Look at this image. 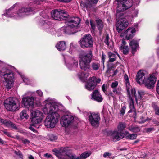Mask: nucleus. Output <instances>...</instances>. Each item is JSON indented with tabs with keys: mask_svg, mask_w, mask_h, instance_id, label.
<instances>
[{
	"mask_svg": "<svg viewBox=\"0 0 159 159\" xmlns=\"http://www.w3.org/2000/svg\"><path fill=\"white\" fill-rule=\"evenodd\" d=\"M42 110L45 114H48L44 120V125L48 128H54L60 117L57 112L58 106L53 99L48 98L43 102Z\"/></svg>",
	"mask_w": 159,
	"mask_h": 159,
	"instance_id": "f257e3e1",
	"label": "nucleus"
},
{
	"mask_svg": "<svg viewBox=\"0 0 159 159\" xmlns=\"http://www.w3.org/2000/svg\"><path fill=\"white\" fill-rule=\"evenodd\" d=\"M157 74L156 72L150 74L149 77L146 79L145 72L140 70L137 74L136 81L138 84H144L147 88L151 89L153 87L156 81V76Z\"/></svg>",
	"mask_w": 159,
	"mask_h": 159,
	"instance_id": "f03ea898",
	"label": "nucleus"
},
{
	"mask_svg": "<svg viewBox=\"0 0 159 159\" xmlns=\"http://www.w3.org/2000/svg\"><path fill=\"white\" fill-rule=\"evenodd\" d=\"M55 153L59 159H85L91 154L90 151H86L81 154L80 156L77 157L75 154L69 152L65 148L56 151Z\"/></svg>",
	"mask_w": 159,
	"mask_h": 159,
	"instance_id": "7ed1b4c3",
	"label": "nucleus"
},
{
	"mask_svg": "<svg viewBox=\"0 0 159 159\" xmlns=\"http://www.w3.org/2000/svg\"><path fill=\"white\" fill-rule=\"evenodd\" d=\"M92 52L89 51L88 53L81 52L79 54V64L80 68L85 71H87L90 68V63L92 57Z\"/></svg>",
	"mask_w": 159,
	"mask_h": 159,
	"instance_id": "20e7f679",
	"label": "nucleus"
},
{
	"mask_svg": "<svg viewBox=\"0 0 159 159\" xmlns=\"http://www.w3.org/2000/svg\"><path fill=\"white\" fill-rule=\"evenodd\" d=\"M17 5V4L14 5L11 7L7 11L6 10V13L2 15V17L4 16L7 17H15L16 19H18L25 16L29 14V13L32 12V10L30 8H25L23 7L20 9L18 11L17 13H15V15L12 14H10V11L12 9H13Z\"/></svg>",
	"mask_w": 159,
	"mask_h": 159,
	"instance_id": "39448f33",
	"label": "nucleus"
},
{
	"mask_svg": "<svg viewBox=\"0 0 159 159\" xmlns=\"http://www.w3.org/2000/svg\"><path fill=\"white\" fill-rule=\"evenodd\" d=\"M80 20L78 17H73L69 20L67 22V26L64 31L65 33L71 34L76 32V29L80 23Z\"/></svg>",
	"mask_w": 159,
	"mask_h": 159,
	"instance_id": "423d86ee",
	"label": "nucleus"
},
{
	"mask_svg": "<svg viewBox=\"0 0 159 159\" xmlns=\"http://www.w3.org/2000/svg\"><path fill=\"white\" fill-rule=\"evenodd\" d=\"M1 74L3 75L5 81L4 85L7 90H9L13 86V82L14 75L12 72L7 69L3 70Z\"/></svg>",
	"mask_w": 159,
	"mask_h": 159,
	"instance_id": "0eeeda50",
	"label": "nucleus"
},
{
	"mask_svg": "<svg viewBox=\"0 0 159 159\" xmlns=\"http://www.w3.org/2000/svg\"><path fill=\"white\" fill-rule=\"evenodd\" d=\"M31 121L32 125L39 128L40 123L44 117L43 112L39 110H33L31 111Z\"/></svg>",
	"mask_w": 159,
	"mask_h": 159,
	"instance_id": "6e6552de",
	"label": "nucleus"
},
{
	"mask_svg": "<svg viewBox=\"0 0 159 159\" xmlns=\"http://www.w3.org/2000/svg\"><path fill=\"white\" fill-rule=\"evenodd\" d=\"M126 90L127 92V94L128 97V102L129 104L130 109L129 111V112H134L135 113V110L134 107V100L132 98L135 97L136 94V91L135 89L132 88L130 85L129 83L127 82L126 86Z\"/></svg>",
	"mask_w": 159,
	"mask_h": 159,
	"instance_id": "1a4fd4ad",
	"label": "nucleus"
},
{
	"mask_svg": "<svg viewBox=\"0 0 159 159\" xmlns=\"http://www.w3.org/2000/svg\"><path fill=\"white\" fill-rule=\"evenodd\" d=\"M116 17L118 19L116 25V29L118 32H121L123 29L127 27L129 23L127 20L130 19L129 17L124 14H120L119 16Z\"/></svg>",
	"mask_w": 159,
	"mask_h": 159,
	"instance_id": "9d476101",
	"label": "nucleus"
},
{
	"mask_svg": "<svg viewBox=\"0 0 159 159\" xmlns=\"http://www.w3.org/2000/svg\"><path fill=\"white\" fill-rule=\"evenodd\" d=\"M133 5V0H124L119 3L117 7L116 15L119 16L120 14H124L123 11L130 8Z\"/></svg>",
	"mask_w": 159,
	"mask_h": 159,
	"instance_id": "9b49d317",
	"label": "nucleus"
},
{
	"mask_svg": "<svg viewBox=\"0 0 159 159\" xmlns=\"http://www.w3.org/2000/svg\"><path fill=\"white\" fill-rule=\"evenodd\" d=\"M74 121V117L70 114H66L62 116L60 123L62 127L67 128L71 126Z\"/></svg>",
	"mask_w": 159,
	"mask_h": 159,
	"instance_id": "f8f14e48",
	"label": "nucleus"
},
{
	"mask_svg": "<svg viewBox=\"0 0 159 159\" xmlns=\"http://www.w3.org/2000/svg\"><path fill=\"white\" fill-rule=\"evenodd\" d=\"M5 106L9 111H14L20 106V103L15 101L12 98H7L4 102Z\"/></svg>",
	"mask_w": 159,
	"mask_h": 159,
	"instance_id": "ddd939ff",
	"label": "nucleus"
},
{
	"mask_svg": "<svg viewBox=\"0 0 159 159\" xmlns=\"http://www.w3.org/2000/svg\"><path fill=\"white\" fill-rule=\"evenodd\" d=\"M51 14L52 17L55 20H62L68 16L66 11L61 9H57L52 11Z\"/></svg>",
	"mask_w": 159,
	"mask_h": 159,
	"instance_id": "4468645a",
	"label": "nucleus"
},
{
	"mask_svg": "<svg viewBox=\"0 0 159 159\" xmlns=\"http://www.w3.org/2000/svg\"><path fill=\"white\" fill-rule=\"evenodd\" d=\"M80 46L83 48H90L92 46V37L89 34L84 35L80 41Z\"/></svg>",
	"mask_w": 159,
	"mask_h": 159,
	"instance_id": "2eb2a0df",
	"label": "nucleus"
},
{
	"mask_svg": "<svg viewBox=\"0 0 159 159\" xmlns=\"http://www.w3.org/2000/svg\"><path fill=\"white\" fill-rule=\"evenodd\" d=\"M136 30L134 27L128 28L124 33L121 34V36L128 40L132 39L135 35Z\"/></svg>",
	"mask_w": 159,
	"mask_h": 159,
	"instance_id": "dca6fc26",
	"label": "nucleus"
},
{
	"mask_svg": "<svg viewBox=\"0 0 159 159\" xmlns=\"http://www.w3.org/2000/svg\"><path fill=\"white\" fill-rule=\"evenodd\" d=\"M89 120L92 126L97 127L99 125L100 120L99 114L95 113H91L89 116Z\"/></svg>",
	"mask_w": 159,
	"mask_h": 159,
	"instance_id": "f3484780",
	"label": "nucleus"
},
{
	"mask_svg": "<svg viewBox=\"0 0 159 159\" xmlns=\"http://www.w3.org/2000/svg\"><path fill=\"white\" fill-rule=\"evenodd\" d=\"M129 134L128 131H125L124 133L121 132L119 133L117 131L115 130L111 132L110 136L114 142H116L123 138L126 135Z\"/></svg>",
	"mask_w": 159,
	"mask_h": 159,
	"instance_id": "a211bd4d",
	"label": "nucleus"
},
{
	"mask_svg": "<svg viewBox=\"0 0 159 159\" xmlns=\"http://www.w3.org/2000/svg\"><path fill=\"white\" fill-rule=\"evenodd\" d=\"M95 80L96 77L94 76L90 78L85 85V88L87 90L91 91L94 89L96 85Z\"/></svg>",
	"mask_w": 159,
	"mask_h": 159,
	"instance_id": "6ab92c4d",
	"label": "nucleus"
},
{
	"mask_svg": "<svg viewBox=\"0 0 159 159\" xmlns=\"http://www.w3.org/2000/svg\"><path fill=\"white\" fill-rule=\"evenodd\" d=\"M23 104L25 107H27L28 106H33L34 103V99L32 97H23L22 100Z\"/></svg>",
	"mask_w": 159,
	"mask_h": 159,
	"instance_id": "aec40b11",
	"label": "nucleus"
},
{
	"mask_svg": "<svg viewBox=\"0 0 159 159\" xmlns=\"http://www.w3.org/2000/svg\"><path fill=\"white\" fill-rule=\"evenodd\" d=\"M66 66L71 70H74L77 67L78 63L77 61L73 58H71L66 61H65Z\"/></svg>",
	"mask_w": 159,
	"mask_h": 159,
	"instance_id": "412c9836",
	"label": "nucleus"
},
{
	"mask_svg": "<svg viewBox=\"0 0 159 159\" xmlns=\"http://www.w3.org/2000/svg\"><path fill=\"white\" fill-rule=\"evenodd\" d=\"M146 93L142 90H138L137 93H136L135 98L136 102L137 104L140 103L142 102V100L144 97Z\"/></svg>",
	"mask_w": 159,
	"mask_h": 159,
	"instance_id": "4be33fe9",
	"label": "nucleus"
},
{
	"mask_svg": "<svg viewBox=\"0 0 159 159\" xmlns=\"http://www.w3.org/2000/svg\"><path fill=\"white\" fill-rule=\"evenodd\" d=\"M91 99L100 102L103 100V98L99 92L97 90L93 91L91 96Z\"/></svg>",
	"mask_w": 159,
	"mask_h": 159,
	"instance_id": "5701e85b",
	"label": "nucleus"
},
{
	"mask_svg": "<svg viewBox=\"0 0 159 159\" xmlns=\"http://www.w3.org/2000/svg\"><path fill=\"white\" fill-rule=\"evenodd\" d=\"M56 47L59 51L64 50L66 48V43L64 41H60L56 45Z\"/></svg>",
	"mask_w": 159,
	"mask_h": 159,
	"instance_id": "b1692460",
	"label": "nucleus"
},
{
	"mask_svg": "<svg viewBox=\"0 0 159 159\" xmlns=\"http://www.w3.org/2000/svg\"><path fill=\"white\" fill-rule=\"evenodd\" d=\"M129 45L133 51H136L139 46L138 41L134 39L131 41L129 43Z\"/></svg>",
	"mask_w": 159,
	"mask_h": 159,
	"instance_id": "393cba45",
	"label": "nucleus"
},
{
	"mask_svg": "<svg viewBox=\"0 0 159 159\" xmlns=\"http://www.w3.org/2000/svg\"><path fill=\"white\" fill-rule=\"evenodd\" d=\"M97 26L100 31H101L103 27V25L102 21L98 18L96 19Z\"/></svg>",
	"mask_w": 159,
	"mask_h": 159,
	"instance_id": "a878e982",
	"label": "nucleus"
},
{
	"mask_svg": "<svg viewBox=\"0 0 159 159\" xmlns=\"http://www.w3.org/2000/svg\"><path fill=\"white\" fill-rule=\"evenodd\" d=\"M20 118L21 119H27L29 117V116L27 113L26 111L25 110H23L20 113Z\"/></svg>",
	"mask_w": 159,
	"mask_h": 159,
	"instance_id": "bb28decb",
	"label": "nucleus"
},
{
	"mask_svg": "<svg viewBox=\"0 0 159 159\" xmlns=\"http://www.w3.org/2000/svg\"><path fill=\"white\" fill-rule=\"evenodd\" d=\"M126 127V125L125 123L120 122L117 126L118 130L119 131H123Z\"/></svg>",
	"mask_w": 159,
	"mask_h": 159,
	"instance_id": "cd10ccee",
	"label": "nucleus"
},
{
	"mask_svg": "<svg viewBox=\"0 0 159 159\" xmlns=\"http://www.w3.org/2000/svg\"><path fill=\"white\" fill-rule=\"evenodd\" d=\"M78 76L82 80H84L88 77L89 75L87 73H84V72H83L79 74Z\"/></svg>",
	"mask_w": 159,
	"mask_h": 159,
	"instance_id": "c85d7f7f",
	"label": "nucleus"
},
{
	"mask_svg": "<svg viewBox=\"0 0 159 159\" xmlns=\"http://www.w3.org/2000/svg\"><path fill=\"white\" fill-rule=\"evenodd\" d=\"M128 129L130 131L137 132L140 131L139 128L137 126L132 125L129 127Z\"/></svg>",
	"mask_w": 159,
	"mask_h": 159,
	"instance_id": "c756f323",
	"label": "nucleus"
},
{
	"mask_svg": "<svg viewBox=\"0 0 159 159\" xmlns=\"http://www.w3.org/2000/svg\"><path fill=\"white\" fill-rule=\"evenodd\" d=\"M5 126L15 129H16L17 128L16 125L11 121H6Z\"/></svg>",
	"mask_w": 159,
	"mask_h": 159,
	"instance_id": "7c9ffc66",
	"label": "nucleus"
},
{
	"mask_svg": "<svg viewBox=\"0 0 159 159\" xmlns=\"http://www.w3.org/2000/svg\"><path fill=\"white\" fill-rule=\"evenodd\" d=\"M17 139L20 142H22L24 144H28L30 143V141L27 139H25L23 137H17Z\"/></svg>",
	"mask_w": 159,
	"mask_h": 159,
	"instance_id": "2f4dec72",
	"label": "nucleus"
},
{
	"mask_svg": "<svg viewBox=\"0 0 159 159\" xmlns=\"http://www.w3.org/2000/svg\"><path fill=\"white\" fill-rule=\"evenodd\" d=\"M120 48L122 50L123 53L125 54H127L128 53L129 48L128 46H120Z\"/></svg>",
	"mask_w": 159,
	"mask_h": 159,
	"instance_id": "473e14b6",
	"label": "nucleus"
},
{
	"mask_svg": "<svg viewBox=\"0 0 159 159\" xmlns=\"http://www.w3.org/2000/svg\"><path fill=\"white\" fill-rule=\"evenodd\" d=\"M122 89L120 87H118L116 89H114L113 92L116 94L118 95L121 94Z\"/></svg>",
	"mask_w": 159,
	"mask_h": 159,
	"instance_id": "72a5a7b5",
	"label": "nucleus"
},
{
	"mask_svg": "<svg viewBox=\"0 0 159 159\" xmlns=\"http://www.w3.org/2000/svg\"><path fill=\"white\" fill-rule=\"evenodd\" d=\"M92 67L93 70H97L100 67V64L98 63H93L92 64Z\"/></svg>",
	"mask_w": 159,
	"mask_h": 159,
	"instance_id": "f704fd0d",
	"label": "nucleus"
},
{
	"mask_svg": "<svg viewBox=\"0 0 159 159\" xmlns=\"http://www.w3.org/2000/svg\"><path fill=\"white\" fill-rule=\"evenodd\" d=\"M137 135L136 134H129L126 136V138L128 139H134L136 138Z\"/></svg>",
	"mask_w": 159,
	"mask_h": 159,
	"instance_id": "c9c22d12",
	"label": "nucleus"
},
{
	"mask_svg": "<svg viewBox=\"0 0 159 159\" xmlns=\"http://www.w3.org/2000/svg\"><path fill=\"white\" fill-rule=\"evenodd\" d=\"M138 13V11L137 9H134L131 11V14L132 17H135Z\"/></svg>",
	"mask_w": 159,
	"mask_h": 159,
	"instance_id": "e433bc0d",
	"label": "nucleus"
},
{
	"mask_svg": "<svg viewBox=\"0 0 159 159\" xmlns=\"http://www.w3.org/2000/svg\"><path fill=\"white\" fill-rule=\"evenodd\" d=\"M87 3L89 5L96 4L97 3L98 0H86Z\"/></svg>",
	"mask_w": 159,
	"mask_h": 159,
	"instance_id": "4c0bfd02",
	"label": "nucleus"
},
{
	"mask_svg": "<svg viewBox=\"0 0 159 159\" xmlns=\"http://www.w3.org/2000/svg\"><path fill=\"white\" fill-rule=\"evenodd\" d=\"M21 76L23 80V81L25 84H29L30 83V81L24 75H22Z\"/></svg>",
	"mask_w": 159,
	"mask_h": 159,
	"instance_id": "58836bf2",
	"label": "nucleus"
},
{
	"mask_svg": "<svg viewBox=\"0 0 159 159\" xmlns=\"http://www.w3.org/2000/svg\"><path fill=\"white\" fill-rule=\"evenodd\" d=\"M49 138L51 141H54L57 139V137L52 134H50L49 135Z\"/></svg>",
	"mask_w": 159,
	"mask_h": 159,
	"instance_id": "ea45409f",
	"label": "nucleus"
},
{
	"mask_svg": "<svg viewBox=\"0 0 159 159\" xmlns=\"http://www.w3.org/2000/svg\"><path fill=\"white\" fill-rule=\"evenodd\" d=\"M126 109V107L124 106H122L121 110H120V113L121 115H123L124 114Z\"/></svg>",
	"mask_w": 159,
	"mask_h": 159,
	"instance_id": "a19ab883",
	"label": "nucleus"
},
{
	"mask_svg": "<svg viewBox=\"0 0 159 159\" xmlns=\"http://www.w3.org/2000/svg\"><path fill=\"white\" fill-rule=\"evenodd\" d=\"M118 83L117 81H115L112 83L111 87L112 88H116L118 85Z\"/></svg>",
	"mask_w": 159,
	"mask_h": 159,
	"instance_id": "79ce46f5",
	"label": "nucleus"
},
{
	"mask_svg": "<svg viewBox=\"0 0 159 159\" xmlns=\"http://www.w3.org/2000/svg\"><path fill=\"white\" fill-rule=\"evenodd\" d=\"M109 36L108 34L107 35L105 39V43L107 45H109Z\"/></svg>",
	"mask_w": 159,
	"mask_h": 159,
	"instance_id": "37998d69",
	"label": "nucleus"
},
{
	"mask_svg": "<svg viewBox=\"0 0 159 159\" xmlns=\"http://www.w3.org/2000/svg\"><path fill=\"white\" fill-rule=\"evenodd\" d=\"M36 93L37 95L39 96L40 97H42L43 95V93L42 91L40 90H38L36 91Z\"/></svg>",
	"mask_w": 159,
	"mask_h": 159,
	"instance_id": "c03bdc74",
	"label": "nucleus"
},
{
	"mask_svg": "<svg viewBox=\"0 0 159 159\" xmlns=\"http://www.w3.org/2000/svg\"><path fill=\"white\" fill-rule=\"evenodd\" d=\"M108 55L109 58H114L115 59H116V56L115 54L111 52H109L108 53Z\"/></svg>",
	"mask_w": 159,
	"mask_h": 159,
	"instance_id": "a18cd8bd",
	"label": "nucleus"
},
{
	"mask_svg": "<svg viewBox=\"0 0 159 159\" xmlns=\"http://www.w3.org/2000/svg\"><path fill=\"white\" fill-rule=\"evenodd\" d=\"M2 132H3V133L5 134H6V135H7V136H9V137H11V134L8 132L7 130H3Z\"/></svg>",
	"mask_w": 159,
	"mask_h": 159,
	"instance_id": "49530a36",
	"label": "nucleus"
},
{
	"mask_svg": "<svg viewBox=\"0 0 159 159\" xmlns=\"http://www.w3.org/2000/svg\"><path fill=\"white\" fill-rule=\"evenodd\" d=\"M111 155V153H110L108 152H107L104 153L103 154V156L105 158V157H110Z\"/></svg>",
	"mask_w": 159,
	"mask_h": 159,
	"instance_id": "de8ad7c7",
	"label": "nucleus"
},
{
	"mask_svg": "<svg viewBox=\"0 0 159 159\" xmlns=\"http://www.w3.org/2000/svg\"><path fill=\"white\" fill-rule=\"evenodd\" d=\"M155 110L156 114L159 115V107H156L155 108Z\"/></svg>",
	"mask_w": 159,
	"mask_h": 159,
	"instance_id": "09e8293b",
	"label": "nucleus"
},
{
	"mask_svg": "<svg viewBox=\"0 0 159 159\" xmlns=\"http://www.w3.org/2000/svg\"><path fill=\"white\" fill-rule=\"evenodd\" d=\"M43 0H35L34 1V2L35 3L39 4H41V2H43Z\"/></svg>",
	"mask_w": 159,
	"mask_h": 159,
	"instance_id": "8fccbe9b",
	"label": "nucleus"
},
{
	"mask_svg": "<svg viewBox=\"0 0 159 159\" xmlns=\"http://www.w3.org/2000/svg\"><path fill=\"white\" fill-rule=\"evenodd\" d=\"M90 25H91L92 28L93 30H94L95 28V26L92 20L90 21Z\"/></svg>",
	"mask_w": 159,
	"mask_h": 159,
	"instance_id": "3c124183",
	"label": "nucleus"
},
{
	"mask_svg": "<svg viewBox=\"0 0 159 159\" xmlns=\"http://www.w3.org/2000/svg\"><path fill=\"white\" fill-rule=\"evenodd\" d=\"M124 78H125V80L126 81V86L127 83V82H128L129 83V82L128 80H129L128 77V76L126 75H125V76H124Z\"/></svg>",
	"mask_w": 159,
	"mask_h": 159,
	"instance_id": "603ef678",
	"label": "nucleus"
},
{
	"mask_svg": "<svg viewBox=\"0 0 159 159\" xmlns=\"http://www.w3.org/2000/svg\"><path fill=\"white\" fill-rule=\"evenodd\" d=\"M6 121H7L5 120H4V119L0 118V122L2 123V124L3 125H5Z\"/></svg>",
	"mask_w": 159,
	"mask_h": 159,
	"instance_id": "864d4df0",
	"label": "nucleus"
},
{
	"mask_svg": "<svg viewBox=\"0 0 159 159\" xmlns=\"http://www.w3.org/2000/svg\"><path fill=\"white\" fill-rule=\"evenodd\" d=\"M44 156L47 158H49L52 157V155L48 153H46L44 154Z\"/></svg>",
	"mask_w": 159,
	"mask_h": 159,
	"instance_id": "5fc2aeb1",
	"label": "nucleus"
},
{
	"mask_svg": "<svg viewBox=\"0 0 159 159\" xmlns=\"http://www.w3.org/2000/svg\"><path fill=\"white\" fill-rule=\"evenodd\" d=\"M58 1L62 2H69L71 1L72 0H57Z\"/></svg>",
	"mask_w": 159,
	"mask_h": 159,
	"instance_id": "6e6d98bb",
	"label": "nucleus"
},
{
	"mask_svg": "<svg viewBox=\"0 0 159 159\" xmlns=\"http://www.w3.org/2000/svg\"><path fill=\"white\" fill-rule=\"evenodd\" d=\"M106 86L105 84H103L102 86V89L103 92L106 91Z\"/></svg>",
	"mask_w": 159,
	"mask_h": 159,
	"instance_id": "4d7b16f0",
	"label": "nucleus"
},
{
	"mask_svg": "<svg viewBox=\"0 0 159 159\" xmlns=\"http://www.w3.org/2000/svg\"><path fill=\"white\" fill-rule=\"evenodd\" d=\"M146 131L147 132H150L153 130H154V129L153 128H148L146 129Z\"/></svg>",
	"mask_w": 159,
	"mask_h": 159,
	"instance_id": "13d9d810",
	"label": "nucleus"
},
{
	"mask_svg": "<svg viewBox=\"0 0 159 159\" xmlns=\"http://www.w3.org/2000/svg\"><path fill=\"white\" fill-rule=\"evenodd\" d=\"M100 81H101L100 79H99V78L96 79V78L95 82L96 83V84H97L99 83L100 82Z\"/></svg>",
	"mask_w": 159,
	"mask_h": 159,
	"instance_id": "bf43d9fd",
	"label": "nucleus"
},
{
	"mask_svg": "<svg viewBox=\"0 0 159 159\" xmlns=\"http://www.w3.org/2000/svg\"><path fill=\"white\" fill-rule=\"evenodd\" d=\"M80 4H81V6H84L86 8H87V7L90 6H88L86 4V3H84L83 2H82Z\"/></svg>",
	"mask_w": 159,
	"mask_h": 159,
	"instance_id": "052dcab7",
	"label": "nucleus"
},
{
	"mask_svg": "<svg viewBox=\"0 0 159 159\" xmlns=\"http://www.w3.org/2000/svg\"><path fill=\"white\" fill-rule=\"evenodd\" d=\"M115 60L114 58H109V61L110 62H113Z\"/></svg>",
	"mask_w": 159,
	"mask_h": 159,
	"instance_id": "680f3d73",
	"label": "nucleus"
},
{
	"mask_svg": "<svg viewBox=\"0 0 159 159\" xmlns=\"http://www.w3.org/2000/svg\"><path fill=\"white\" fill-rule=\"evenodd\" d=\"M126 44V42L125 40H123L122 41V44L121 46H125V45Z\"/></svg>",
	"mask_w": 159,
	"mask_h": 159,
	"instance_id": "e2e57ef3",
	"label": "nucleus"
},
{
	"mask_svg": "<svg viewBox=\"0 0 159 159\" xmlns=\"http://www.w3.org/2000/svg\"><path fill=\"white\" fill-rule=\"evenodd\" d=\"M105 59V55H104L103 54H102V62L104 63V62Z\"/></svg>",
	"mask_w": 159,
	"mask_h": 159,
	"instance_id": "0e129e2a",
	"label": "nucleus"
},
{
	"mask_svg": "<svg viewBox=\"0 0 159 159\" xmlns=\"http://www.w3.org/2000/svg\"><path fill=\"white\" fill-rule=\"evenodd\" d=\"M109 96H111L113 98L114 97V96L113 93L112 92H110L109 93Z\"/></svg>",
	"mask_w": 159,
	"mask_h": 159,
	"instance_id": "69168bd1",
	"label": "nucleus"
},
{
	"mask_svg": "<svg viewBox=\"0 0 159 159\" xmlns=\"http://www.w3.org/2000/svg\"><path fill=\"white\" fill-rule=\"evenodd\" d=\"M156 91L157 93L159 95V87H157L156 88Z\"/></svg>",
	"mask_w": 159,
	"mask_h": 159,
	"instance_id": "338daca9",
	"label": "nucleus"
},
{
	"mask_svg": "<svg viewBox=\"0 0 159 159\" xmlns=\"http://www.w3.org/2000/svg\"><path fill=\"white\" fill-rule=\"evenodd\" d=\"M28 158L29 159H34V158L33 157V156L31 155H29L28 157Z\"/></svg>",
	"mask_w": 159,
	"mask_h": 159,
	"instance_id": "774afa93",
	"label": "nucleus"
}]
</instances>
